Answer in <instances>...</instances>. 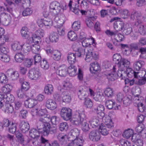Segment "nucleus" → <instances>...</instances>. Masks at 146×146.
<instances>
[{"label":"nucleus","mask_w":146,"mask_h":146,"mask_svg":"<svg viewBox=\"0 0 146 146\" xmlns=\"http://www.w3.org/2000/svg\"><path fill=\"white\" fill-rule=\"evenodd\" d=\"M85 117L86 116L83 111H76L73 117L71 118L70 120L72 124L78 126L84 122Z\"/></svg>","instance_id":"obj_1"},{"label":"nucleus","mask_w":146,"mask_h":146,"mask_svg":"<svg viewBox=\"0 0 146 146\" xmlns=\"http://www.w3.org/2000/svg\"><path fill=\"white\" fill-rule=\"evenodd\" d=\"M50 10L51 12L54 13V15H57L58 13L63 12L64 7H62L59 3L57 1H54L51 3L50 5Z\"/></svg>","instance_id":"obj_2"},{"label":"nucleus","mask_w":146,"mask_h":146,"mask_svg":"<svg viewBox=\"0 0 146 146\" xmlns=\"http://www.w3.org/2000/svg\"><path fill=\"white\" fill-rule=\"evenodd\" d=\"M60 115L64 120L68 121L70 119L72 116V110L69 108H63L60 111Z\"/></svg>","instance_id":"obj_3"},{"label":"nucleus","mask_w":146,"mask_h":146,"mask_svg":"<svg viewBox=\"0 0 146 146\" xmlns=\"http://www.w3.org/2000/svg\"><path fill=\"white\" fill-rule=\"evenodd\" d=\"M93 111L96 112L100 119H102L104 116V107L102 105H99L96 107L94 106L92 108Z\"/></svg>","instance_id":"obj_4"},{"label":"nucleus","mask_w":146,"mask_h":146,"mask_svg":"<svg viewBox=\"0 0 146 146\" xmlns=\"http://www.w3.org/2000/svg\"><path fill=\"white\" fill-rule=\"evenodd\" d=\"M0 20L1 24L7 26L11 23L12 18L10 16H8L5 13H1L0 15Z\"/></svg>","instance_id":"obj_5"},{"label":"nucleus","mask_w":146,"mask_h":146,"mask_svg":"<svg viewBox=\"0 0 146 146\" xmlns=\"http://www.w3.org/2000/svg\"><path fill=\"white\" fill-rule=\"evenodd\" d=\"M100 132L96 130L92 131L89 134V139L93 141H98L100 139Z\"/></svg>","instance_id":"obj_6"},{"label":"nucleus","mask_w":146,"mask_h":146,"mask_svg":"<svg viewBox=\"0 0 146 146\" xmlns=\"http://www.w3.org/2000/svg\"><path fill=\"white\" fill-rule=\"evenodd\" d=\"M28 76L31 80H36L40 77V73L37 69L33 68L29 71Z\"/></svg>","instance_id":"obj_7"},{"label":"nucleus","mask_w":146,"mask_h":146,"mask_svg":"<svg viewBox=\"0 0 146 146\" xmlns=\"http://www.w3.org/2000/svg\"><path fill=\"white\" fill-rule=\"evenodd\" d=\"M117 66L120 69H124L129 67L130 62L127 59L122 58L120 61L117 63Z\"/></svg>","instance_id":"obj_8"},{"label":"nucleus","mask_w":146,"mask_h":146,"mask_svg":"<svg viewBox=\"0 0 146 146\" xmlns=\"http://www.w3.org/2000/svg\"><path fill=\"white\" fill-rule=\"evenodd\" d=\"M142 17L141 13L139 11H134L132 12L130 15L131 19L133 21H137L139 23H141Z\"/></svg>","instance_id":"obj_9"},{"label":"nucleus","mask_w":146,"mask_h":146,"mask_svg":"<svg viewBox=\"0 0 146 146\" xmlns=\"http://www.w3.org/2000/svg\"><path fill=\"white\" fill-rule=\"evenodd\" d=\"M73 50L75 51V54L78 57H82L84 56L85 55V49L82 48H79L76 45H73L72 46Z\"/></svg>","instance_id":"obj_10"},{"label":"nucleus","mask_w":146,"mask_h":146,"mask_svg":"<svg viewBox=\"0 0 146 146\" xmlns=\"http://www.w3.org/2000/svg\"><path fill=\"white\" fill-rule=\"evenodd\" d=\"M25 104L26 108H30L34 107L36 105H40L36 100L31 98L26 100L25 101Z\"/></svg>","instance_id":"obj_11"},{"label":"nucleus","mask_w":146,"mask_h":146,"mask_svg":"<svg viewBox=\"0 0 146 146\" xmlns=\"http://www.w3.org/2000/svg\"><path fill=\"white\" fill-rule=\"evenodd\" d=\"M56 73L60 76H65L68 73L67 67L65 65H62L56 70Z\"/></svg>","instance_id":"obj_12"},{"label":"nucleus","mask_w":146,"mask_h":146,"mask_svg":"<svg viewBox=\"0 0 146 146\" xmlns=\"http://www.w3.org/2000/svg\"><path fill=\"white\" fill-rule=\"evenodd\" d=\"M19 127L23 133H25L29 129L30 125L28 123L22 121L19 123Z\"/></svg>","instance_id":"obj_13"},{"label":"nucleus","mask_w":146,"mask_h":146,"mask_svg":"<svg viewBox=\"0 0 146 146\" xmlns=\"http://www.w3.org/2000/svg\"><path fill=\"white\" fill-rule=\"evenodd\" d=\"M32 43V41L31 40H28L26 43L22 45V48L24 53L27 54L31 50L32 46L30 44Z\"/></svg>","instance_id":"obj_14"},{"label":"nucleus","mask_w":146,"mask_h":146,"mask_svg":"<svg viewBox=\"0 0 146 146\" xmlns=\"http://www.w3.org/2000/svg\"><path fill=\"white\" fill-rule=\"evenodd\" d=\"M106 105L109 109H113L117 110L120 108V106L119 105H115V102L111 100H107L106 102Z\"/></svg>","instance_id":"obj_15"},{"label":"nucleus","mask_w":146,"mask_h":146,"mask_svg":"<svg viewBox=\"0 0 146 146\" xmlns=\"http://www.w3.org/2000/svg\"><path fill=\"white\" fill-rule=\"evenodd\" d=\"M84 140L81 138L74 139L72 140L68 146H83Z\"/></svg>","instance_id":"obj_16"},{"label":"nucleus","mask_w":146,"mask_h":146,"mask_svg":"<svg viewBox=\"0 0 146 146\" xmlns=\"http://www.w3.org/2000/svg\"><path fill=\"white\" fill-rule=\"evenodd\" d=\"M60 97L62 99L63 102L66 103H69L71 101L72 98L70 95L66 90L62 92Z\"/></svg>","instance_id":"obj_17"},{"label":"nucleus","mask_w":146,"mask_h":146,"mask_svg":"<svg viewBox=\"0 0 146 146\" xmlns=\"http://www.w3.org/2000/svg\"><path fill=\"white\" fill-rule=\"evenodd\" d=\"M88 89L86 88L80 89L77 92V94L80 100H84L86 98L87 95L88 93Z\"/></svg>","instance_id":"obj_18"},{"label":"nucleus","mask_w":146,"mask_h":146,"mask_svg":"<svg viewBox=\"0 0 146 146\" xmlns=\"http://www.w3.org/2000/svg\"><path fill=\"white\" fill-rule=\"evenodd\" d=\"M43 15L45 18L42 21L43 23L45 26H51L52 25V21L50 19L46 18L49 15V12L46 11L43 12Z\"/></svg>","instance_id":"obj_19"},{"label":"nucleus","mask_w":146,"mask_h":146,"mask_svg":"<svg viewBox=\"0 0 146 146\" xmlns=\"http://www.w3.org/2000/svg\"><path fill=\"white\" fill-rule=\"evenodd\" d=\"M91 66L90 68V72L92 73H96L100 71V67L97 62H95L90 64Z\"/></svg>","instance_id":"obj_20"},{"label":"nucleus","mask_w":146,"mask_h":146,"mask_svg":"<svg viewBox=\"0 0 146 146\" xmlns=\"http://www.w3.org/2000/svg\"><path fill=\"white\" fill-rule=\"evenodd\" d=\"M46 106L47 108L51 110H53L56 108L57 104L52 100L48 99L46 102Z\"/></svg>","instance_id":"obj_21"},{"label":"nucleus","mask_w":146,"mask_h":146,"mask_svg":"<svg viewBox=\"0 0 146 146\" xmlns=\"http://www.w3.org/2000/svg\"><path fill=\"white\" fill-rule=\"evenodd\" d=\"M96 19V17H88L85 20V23L87 27L90 29H92L94 25L93 22Z\"/></svg>","instance_id":"obj_22"},{"label":"nucleus","mask_w":146,"mask_h":146,"mask_svg":"<svg viewBox=\"0 0 146 146\" xmlns=\"http://www.w3.org/2000/svg\"><path fill=\"white\" fill-rule=\"evenodd\" d=\"M5 38V39H3V40H2V41L1 42L2 44H0V51H1L0 53H1L3 54H7V53L9 52V50L7 47L5 46L4 45L2 44H3L7 40L8 38L7 37L6 38Z\"/></svg>","instance_id":"obj_23"},{"label":"nucleus","mask_w":146,"mask_h":146,"mask_svg":"<svg viewBox=\"0 0 146 146\" xmlns=\"http://www.w3.org/2000/svg\"><path fill=\"white\" fill-rule=\"evenodd\" d=\"M44 35V31L41 29H40L36 31L33 34L31 37L28 40H30L37 38L38 36H43Z\"/></svg>","instance_id":"obj_24"},{"label":"nucleus","mask_w":146,"mask_h":146,"mask_svg":"<svg viewBox=\"0 0 146 146\" xmlns=\"http://www.w3.org/2000/svg\"><path fill=\"white\" fill-rule=\"evenodd\" d=\"M40 132L36 129L33 128L31 129L29 131V135L30 137L34 139H36L40 136Z\"/></svg>","instance_id":"obj_25"},{"label":"nucleus","mask_w":146,"mask_h":146,"mask_svg":"<svg viewBox=\"0 0 146 146\" xmlns=\"http://www.w3.org/2000/svg\"><path fill=\"white\" fill-rule=\"evenodd\" d=\"M77 69L76 67L72 65H70L67 67L68 73L69 75L71 76H74L77 74L76 72Z\"/></svg>","instance_id":"obj_26"},{"label":"nucleus","mask_w":146,"mask_h":146,"mask_svg":"<svg viewBox=\"0 0 146 146\" xmlns=\"http://www.w3.org/2000/svg\"><path fill=\"white\" fill-rule=\"evenodd\" d=\"M125 25L123 22L116 21L114 23V27L116 31H120L123 30Z\"/></svg>","instance_id":"obj_27"},{"label":"nucleus","mask_w":146,"mask_h":146,"mask_svg":"<svg viewBox=\"0 0 146 146\" xmlns=\"http://www.w3.org/2000/svg\"><path fill=\"white\" fill-rule=\"evenodd\" d=\"M89 122L93 128H96L100 125V121L98 117H94L91 118Z\"/></svg>","instance_id":"obj_28"},{"label":"nucleus","mask_w":146,"mask_h":146,"mask_svg":"<svg viewBox=\"0 0 146 146\" xmlns=\"http://www.w3.org/2000/svg\"><path fill=\"white\" fill-rule=\"evenodd\" d=\"M99 129H100V132L101 134L104 135H106L109 133V130L107 127L105 126L104 124L103 123H101L99 126Z\"/></svg>","instance_id":"obj_29"},{"label":"nucleus","mask_w":146,"mask_h":146,"mask_svg":"<svg viewBox=\"0 0 146 146\" xmlns=\"http://www.w3.org/2000/svg\"><path fill=\"white\" fill-rule=\"evenodd\" d=\"M68 61L70 65L74 64L76 62V55L74 53H70L67 56Z\"/></svg>","instance_id":"obj_30"},{"label":"nucleus","mask_w":146,"mask_h":146,"mask_svg":"<svg viewBox=\"0 0 146 146\" xmlns=\"http://www.w3.org/2000/svg\"><path fill=\"white\" fill-rule=\"evenodd\" d=\"M13 86L9 84L5 85L2 88V91L5 94L9 93L13 89Z\"/></svg>","instance_id":"obj_31"},{"label":"nucleus","mask_w":146,"mask_h":146,"mask_svg":"<svg viewBox=\"0 0 146 146\" xmlns=\"http://www.w3.org/2000/svg\"><path fill=\"white\" fill-rule=\"evenodd\" d=\"M115 68L113 67V71L111 73L109 74L107 76V78L110 81H114L117 78V75L116 74Z\"/></svg>","instance_id":"obj_32"},{"label":"nucleus","mask_w":146,"mask_h":146,"mask_svg":"<svg viewBox=\"0 0 146 146\" xmlns=\"http://www.w3.org/2000/svg\"><path fill=\"white\" fill-rule=\"evenodd\" d=\"M14 99V97L13 95L8 93L5 94V98L3 99V102L4 103L7 104L9 103L10 102H12Z\"/></svg>","instance_id":"obj_33"},{"label":"nucleus","mask_w":146,"mask_h":146,"mask_svg":"<svg viewBox=\"0 0 146 146\" xmlns=\"http://www.w3.org/2000/svg\"><path fill=\"white\" fill-rule=\"evenodd\" d=\"M14 58L17 62L21 63L23 60L25 56L21 52H18L15 54Z\"/></svg>","instance_id":"obj_34"},{"label":"nucleus","mask_w":146,"mask_h":146,"mask_svg":"<svg viewBox=\"0 0 146 146\" xmlns=\"http://www.w3.org/2000/svg\"><path fill=\"white\" fill-rule=\"evenodd\" d=\"M49 39L50 42H56L58 41L59 36L56 33L53 32L50 34Z\"/></svg>","instance_id":"obj_35"},{"label":"nucleus","mask_w":146,"mask_h":146,"mask_svg":"<svg viewBox=\"0 0 146 146\" xmlns=\"http://www.w3.org/2000/svg\"><path fill=\"white\" fill-rule=\"evenodd\" d=\"M44 91L45 94L48 95H50L53 92L52 86L50 84L46 85L44 88Z\"/></svg>","instance_id":"obj_36"},{"label":"nucleus","mask_w":146,"mask_h":146,"mask_svg":"<svg viewBox=\"0 0 146 146\" xmlns=\"http://www.w3.org/2000/svg\"><path fill=\"white\" fill-rule=\"evenodd\" d=\"M61 56L60 52L57 50H54V52L51 55V57L53 59L56 61L59 60Z\"/></svg>","instance_id":"obj_37"},{"label":"nucleus","mask_w":146,"mask_h":146,"mask_svg":"<svg viewBox=\"0 0 146 146\" xmlns=\"http://www.w3.org/2000/svg\"><path fill=\"white\" fill-rule=\"evenodd\" d=\"M81 124L82 130L84 132L88 133L90 129L88 124L84 120Z\"/></svg>","instance_id":"obj_38"},{"label":"nucleus","mask_w":146,"mask_h":146,"mask_svg":"<svg viewBox=\"0 0 146 146\" xmlns=\"http://www.w3.org/2000/svg\"><path fill=\"white\" fill-rule=\"evenodd\" d=\"M5 111L8 114L11 113L13 111L14 109L13 106L10 103L5 104Z\"/></svg>","instance_id":"obj_39"},{"label":"nucleus","mask_w":146,"mask_h":146,"mask_svg":"<svg viewBox=\"0 0 146 146\" xmlns=\"http://www.w3.org/2000/svg\"><path fill=\"white\" fill-rule=\"evenodd\" d=\"M51 125L50 123L46 121L44 123V131L43 132V135L44 136H47L49 134V130Z\"/></svg>","instance_id":"obj_40"},{"label":"nucleus","mask_w":146,"mask_h":146,"mask_svg":"<svg viewBox=\"0 0 146 146\" xmlns=\"http://www.w3.org/2000/svg\"><path fill=\"white\" fill-rule=\"evenodd\" d=\"M133 134V130L129 129L125 131L123 134V136L126 138L128 139L131 137Z\"/></svg>","instance_id":"obj_41"},{"label":"nucleus","mask_w":146,"mask_h":146,"mask_svg":"<svg viewBox=\"0 0 146 146\" xmlns=\"http://www.w3.org/2000/svg\"><path fill=\"white\" fill-rule=\"evenodd\" d=\"M15 111L20 110L22 107V102L20 101L15 100L14 102Z\"/></svg>","instance_id":"obj_42"},{"label":"nucleus","mask_w":146,"mask_h":146,"mask_svg":"<svg viewBox=\"0 0 146 146\" xmlns=\"http://www.w3.org/2000/svg\"><path fill=\"white\" fill-rule=\"evenodd\" d=\"M15 135L19 142L21 144L23 143L24 140L23 136L22 134L19 131H17L15 132Z\"/></svg>","instance_id":"obj_43"},{"label":"nucleus","mask_w":146,"mask_h":146,"mask_svg":"<svg viewBox=\"0 0 146 146\" xmlns=\"http://www.w3.org/2000/svg\"><path fill=\"white\" fill-rule=\"evenodd\" d=\"M68 38L71 41H74L77 38V35L74 31H69L68 34Z\"/></svg>","instance_id":"obj_44"},{"label":"nucleus","mask_w":146,"mask_h":146,"mask_svg":"<svg viewBox=\"0 0 146 146\" xmlns=\"http://www.w3.org/2000/svg\"><path fill=\"white\" fill-rule=\"evenodd\" d=\"M123 33L126 35L130 34L132 31V28L128 24H127L124 27Z\"/></svg>","instance_id":"obj_45"},{"label":"nucleus","mask_w":146,"mask_h":146,"mask_svg":"<svg viewBox=\"0 0 146 146\" xmlns=\"http://www.w3.org/2000/svg\"><path fill=\"white\" fill-rule=\"evenodd\" d=\"M105 96L108 97H111L113 94V89L108 88H107L104 91Z\"/></svg>","instance_id":"obj_46"},{"label":"nucleus","mask_w":146,"mask_h":146,"mask_svg":"<svg viewBox=\"0 0 146 146\" xmlns=\"http://www.w3.org/2000/svg\"><path fill=\"white\" fill-rule=\"evenodd\" d=\"M136 84L140 86L144 85L146 82V77L136 78Z\"/></svg>","instance_id":"obj_47"},{"label":"nucleus","mask_w":146,"mask_h":146,"mask_svg":"<svg viewBox=\"0 0 146 146\" xmlns=\"http://www.w3.org/2000/svg\"><path fill=\"white\" fill-rule=\"evenodd\" d=\"M105 126L107 127L108 128H111L113 126V123L112 120L109 118H106L104 119Z\"/></svg>","instance_id":"obj_48"},{"label":"nucleus","mask_w":146,"mask_h":146,"mask_svg":"<svg viewBox=\"0 0 146 146\" xmlns=\"http://www.w3.org/2000/svg\"><path fill=\"white\" fill-rule=\"evenodd\" d=\"M139 52H141L140 57L141 58L145 59H146V48L141 47L139 48Z\"/></svg>","instance_id":"obj_49"},{"label":"nucleus","mask_w":146,"mask_h":146,"mask_svg":"<svg viewBox=\"0 0 146 146\" xmlns=\"http://www.w3.org/2000/svg\"><path fill=\"white\" fill-rule=\"evenodd\" d=\"M40 65L42 68L45 70L47 69L49 66L48 63L45 58L40 62Z\"/></svg>","instance_id":"obj_50"},{"label":"nucleus","mask_w":146,"mask_h":146,"mask_svg":"<svg viewBox=\"0 0 146 146\" xmlns=\"http://www.w3.org/2000/svg\"><path fill=\"white\" fill-rule=\"evenodd\" d=\"M132 98L130 96L125 97L123 100V104L125 106L129 105L131 102Z\"/></svg>","instance_id":"obj_51"},{"label":"nucleus","mask_w":146,"mask_h":146,"mask_svg":"<svg viewBox=\"0 0 146 146\" xmlns=\"http://www.w3.org/2000/svg\"><path fill=\"white\" fill-rule=\"evenodd\" d=\"M139 31L141 35H144L146 34V26L143 24L139 25Z\"/></svg>","instance_id":"obj_52"},{"label":"nucleus","mask_w":146,"mask_h":146,"mask_svg":"<svg viewBox=\"0 0 146 146\" xmlns=\"http://www.w3.org/2000/svg\"><path fill=\"white\" fill-rule=\"evenodd\" d=\"M33 60L31 59H25L23 62L24 66L28 68L30 67L33 64Z\"/></svg>","instance_id":"obj_53"},{"label":"nucleus","mask_w":146,"mask_h":146,"mask_svg":"<svg viewBox=\"0 0 146 146\" xmlns=\"http://www.w3.org/2000/svg\"><path fill=\"white\" fill-rule=\"evenodd\" d=\"M8 82L7 77L5 74L0 73V82L1 84H5Z\"/></svg>","instance_id":"obj_54"},{"label":"nucleus","mask_w":146,"mask_h":146,"mask_svg":"<svg viewBox=\"0 0 146 146\" xmlns=\"http://www.w3.org/2000/svg\"><path fill=\"white\" fill-rule=\"evenodd\" d=\"M103 94L102 92H98L94 96V99L96 101H101L103 97Z\"/></svg>","instance_id":"obj_55"},{"label":"nucleus","mask_w":146,"mask_h":146,"mask_svg":"<svg viewBox=\"0 0 146 146\" xmlns=\"http://www.w3.org/2000/svg\"><path fill=\"white\" fill-rule=\"evenodd\" d=\"M1 57L0 58V60L5 62H8L9 61L10 58L9 56L6 54H3L1 53Z\"/></svg>","instance_id":"obj_56"},{"label":"nucleus","mask_w":146,"mask_h":146,"mask_svg":"<svg viewBox=\"0 0 146 146\" xmlns=\"http://www.w3.org/2000/svg\"><path fill=\"white\" fill-rule=\"evenodd\" d=\"M34 60V64L36 65L37 63H39L41 61V58L40 55L39 54H35L33 57Z\"/></svg>","instance_id":"obj_57"},{"label":"nucleus","mask_w":146,"mask_h":146,"mask_svg":"<svg viewBox=\"0 0 146 146\" xmlns=\"http://www.w3.org/2000/svg\"><path fill=\"white\" fill-rule=\"evenodd\" d=\"M80 21L74 22L72 25L73 29L75 31H78L80 28Z\"/></svg>","instance_id":"obj_58"},{"label":"nucleus","mask_w":146,"mask_h":146,"mask_svg":"<svg viewBox=\"0 0 146 146\" xmlns=\"http://www.w3.org/2000/svg\"><path fill=\"white\" fill-rule=\"evenodd\" d=\"M44 123L41 122H38L37 127L39 131L41 133L43 134L44 131Z\"/></svg>","instance_id":"obj_59"},{"label":"nucleus","mask_w":146,"mask_h":146,"mask_svg":"<svg viewBox=\"0 0 146 146\" xmlns=\"http://www.w3.org/2000/svg\"><path fill=\"white\" fill-rule=\"evenodd\" d=\"M33 12L32 10L30 8H26L22 12V14L24 16H29Z\"/></svg>","instance_id":"obj_60"},{"label":"nucleus","mask_w":146,"mask_h":146,"mask_svg":"<svg viewBox=\"0 0 146 146\" xmlns=\"http://www.w3.org/2000/svg\"><path fill=\"white\" fill-rule=\"evenodd\" d=\"M68 127L67 123L66 122L60 123L59 125V129L61 131H66L68 129Z\"/></svg>","instance_id":"obj_61"},{"label":"nucleus","mask_w":146,"mask_h":146,"mask_svg":"<svg viewBox=\"0 0 146 146\" xmlns=\"http://www.w3.org/2000/svg\"><path fill=\"white\" fill-rule=\"evenodd\" d=\"M29 87L30 86L28 83L27 82L25 81L21 84V89L25 92L29 89Z\"/></svg>","instance_id":"obj_62"},{"label":"nucleus","mask_w":146,"mask_h":146,"mask_svg":"<svg viewBox=\"0 0 146 146\" xmlns=\"http://www.w3.org/2000/svg\"><path fill=\"white\" fill-rule=\"evenodd\" d=\"M21 33L22 36L27 38L29 36V32L26 27H23L21 30Z\"/></svg>","instance_id":"obj_63"},{"label":"nucleus","mask_w":146,"mask_h":146,"mask_svg":"<svg viewBox=\"0 0 146 146\" xmlns=\"http://www.w3.org/2000/svg\"><path fill=\"white\" fill-rule=\"evenodd\" d=\"M144 125L142 124H138L135 128V130L138 133H141L144 131Z\"/></svg>","instance_id":"obj_64"}]
</instances>
